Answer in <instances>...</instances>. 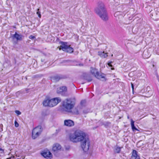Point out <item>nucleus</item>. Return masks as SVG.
I'll return each mask as SVG.
<instances>
[{"label": "nucleus", "mask_w": 159, "mask_h": 159, "mask_svg": "<svg viewBox=\"0 0 159 159\" xmlns=\"http://www.w3.org/2000/svg\"><path fill=\"white\" fill-rule=\"evenodd\" d=\"M131 86H132V89L133 91L134 90V86L133 84V83H131Z\"/></svg>", "instance_id": "473e14b6"}, {"label": "nucleus", "mask_w": 159, "mask_h": 159, "mask_svg": "<svg viewBox=\"0 0 159 159\" xmlns=\"http://www.w3.org/2000/svg\"><path fill=\"white\" fill-rule=\"evenodd\" d=\"M131 159H140L139 156L137 152L135 150H133L131 157Z\"/></svg>", "instance_id": "f8f14e48"}, {"label": "nucleus", "mask_w": 159, "mask_h": 159, "mask_svg": "<svg viewBox=\"0 0 159 159\" xmlns=\"http://www.w3.org/2000/svg\"><path fill=\"white\" fill-rule=\"evenodd\" d=\"M112 63V62L111 61L110 62L108 63V65L110 67H112V66L111 64V63Z\"/></svg>", "instance_id": "7c9ffc66"}, {"label": "nucleus", "mask_w": 159, "mask_h": 159, "mask_svg": "<svg viewBox=\"0 0 159 159\" xmlns=\"http://www.w3.org/2000/svg\"><path fill=\"white\" fill-rule=\"evenodd\" d=\"M29 38L31 40H34L35 38V37L32 35H30L29 36Z\"/></svg>", "instance_id": "bb28decb"}, {"label": "nucleus", "mask_w": 159, "mask_h": 159, "mask_svg": "<svg viewBox=\"0 0 159 159\" xmlns=\"http://www.w3.org/2000/svg\"><path fill=\"white\" fill-rule=\"evenodd\" d=\"M15 153L16 154V156H19L20 154L18 153V151H15Z\"/></svg>", "instance_id": "c756f323"}, {"label": "nucleus", "mask_w": 159, "mask_h": 159, "mask_svg": "<svg viewBox=\"0 0 159 159\" xmlns=\"http://www.w3.org/2000/svg\"><path fill=\"white\" fill-rule=\"evenodd\" d=\"M61 150H52L53 151V153L56 156H57V153L59 152Z\"/></svg>", "instance_id": "393cba45"}, {"label": "nucleus", "mask_w": 159, "mask_h": 159, "mask_svg": "<svg viewBox=\"0 0 159 159\" xmlns=\"http://www.w3.org/2000/svg\"><path fill=\"white\" fill-rule=\"evenodd\" d=\"M124 8V6L121 5L118 7V10H119V11H120V12H121L122 11H123Z\"/></svg>", "instance_id": "b1692460"}, {"label": "nucleus", "mask_w": 159, "mask_h": 159, "mask_svg": "<svg viewBox=\"0 0 159 159\" xmlns=\"http://www.w3.org/2000/svg\"><path fill=\"white\" fill-rule=\"evenodd\" d=\"M107 53H105L104 52H99L98 55H99L101 57H102L105 58L107 56Z\"/></svg>", "instance_id": "412c9836"}, {"label": "nucleus", "mask_w": 159, "mask_h": 159, "mask_svg": "<svg viewBox=\"0 0 159 159\" xmlns=\"http://www.w3.org/2000/svg\"><path fill=\"white\" fill-rule=\"evenodd\" d=\"M51 80L52 81L54 82H56L58 81L60 79V77L58 75H56L51 77Z\"/></svg>", "instance_id": "2eb2a0df"}, {"label": "nucleus", "mask_w": 159, "mask_h": 159, "mask_svg": "<svg viewBox=\"0 0 159 159\" xmlns=\"http://www.w3.org/2000/svg\"><path fill=\"white\" fill-rule=\"evenodd\" d=\"M156 13H157L155 12H154L153 13H152V16H155V14L156 15Z\"/></svg>", "instance_id": "72a5a7b5"}, {"label": "nucleus", "mask_w": 159, "mask_h": 159, "mask_svg": "<svg viewBox=\"0 0 159 159\" xmlns=\"http://www.w3.org/2000/svg\"><path fill=\"white\" fill-rule=\"evenodd\" d=\"M61 146L59 143H56L53 144L52 149H61Z\"/></svg>", "instance_id": "f3484780"}, {"label": "nucleus", "mask_w": 159, "mask_h": 159, "mask_svg": "<svg viewBox=\"0 0 159 159\" xmlns=\"http://www.w3.org/2000/svg\"><path fill=\"white\" fill-rule=\"evenodd\" d=\"M83 152L85 154L91 155L92 153V150H83Z\"/></svg>", "instance_id": "aec40b11"}, {"label": "nucleus", "mask_w": 159, "mask_h": 159, "mask_svg": "<svg viewBox=\"0 0 159 159\" xmlns=\"http://www.w3.org/2000/svg\"><path fill=\"white\" fill-rule=\"evenodd\" d=\"M39 9H38V11L37 12V14H38V16L39 17V18H41V15L40 14V12L39 11Z\"/></svg>", "instance_id": "a878e982"}, {"label": "nucleus", "mask_w": 159, "mask_h": 159, "mask_svg": "<svg viewBox=\"0 0 159 159\" xmlns=\"http://www.w3.org/2000/svg\"><path fill=\"white\" fill-rule=\"evenodd\" d=\"M140 143V142H139L138 143V144H137V146Z\"/></svg>", "instance_id": "c9c22d12"}, {"label": "nucleus", "mask_w": 159, "mask_h": 159, "mask_svg": "<svg viewBox=\"0 0 159 159\" xmlns=\"http://www.w3.org/2000/svg\"><path fill=\"white\" fill-rule=\"evenodd\" d=\"M131 128L133 131L138 130V129L135 127L134 125V121L132 119H131Z\"/></svg>", "instance_id": "4be33fe9"}, {"label": "nucleus", "mask_w": 159, "mask_h": 159, "mask_svg": "<svg viewBox=\"0 0 159 159\" xmlns=\"http://www.w3.org/2000/svg\"><path fill=\"white\" fill-rule=\"evenodd\" d=\"M127 118H128V119H129V116H127Z\"/></svg>", "instance_id": "4c0bfd02"}, {"label": "nucleus", "mask_w": 159, "mask_h": 159, "mask_svg": "<svg viewBox=\"0 0 159 159\" xmlns=\"http://www.w3.org/2000/svg\"><path fill=\"white\" fill-rule=\"evenodd\" d=\"M82 103V102L81 101V103Z\"/></svg>", "instance_id": "ea45409f"}, {"label": "nucleus", "mask_w": 159, "mask_h": 159, "mask_svg": "<svg viewBox=\"0 0 159 159\" xmlns=\"http://www.w3.org/2000/svg\"><path fill=\"white\" fill-rule=\"evenodd\" d=\"M121 12H120V11H118L115 13L114 16L115 17H117L118 19H120L122 18L123 17V15H121Z\"/></svg>", "instance_id": "dca6fc26"}, {"label": "nucleus", "mask_w": 159, "mask_h": 159, "mask_svg": "<svg viewBox=\"0 0 159 159\" xmlns=\"http://www.w3.org/2000/svg\"><path fill=\"white\" fill-rule=\"evenodd\" d=\"M157 77H158V75H157Z\"/></svg>", "instance_id": "58836bf2"}, {"label": "nucleus", "mask_w": 159, "mask_h": 159, "mask_svg": "<svg viewBox=\"0 0 159 159\" xmlns=\"http://www.w3.org/2000/svg\"><path fill=\"white\" fill-rule=\"evenodd\" d=\"M42 128L41 126H39L34 128L32 131V138L35 139L37 138L42 131Z\"/></svg>", "instance_id": "39448f33"}, {"label": "nucleus", "mask_w": 159, "mask_h": 159, "mask_svg": "<svg viewBox=\"0 0 159 159\" xmlns=\"http://www.w3.org/2000/svg\"><path fill=\"white\" fill-rule=\"evenodd\" d=\"M120 152V150H116V151H115V152L119 153Z\"/></svg>", "instance_id": "2f4dec72"}, {"label": "nucleus", "mask_w": 159, "mask_h": 159, "mask_svg": "<svg viewBox=\"0 0 159 159\" xmlns=\"http://www.w3.org/2000/svg\"><path fill=\"white\" fill-rule=\"evenodd\" d=\"M67 90V88L66 86H62L59 87L57 89V92L58 93H60L63 92H65Z\"/></svg>", "instance_id": "4468645a"}, {"label": "nucleus", "mask_w": 159, "mask_h": 159, "mask_svg": "<svg viewBox=\"0 0 159 159\" xmlns=\"http://www.w3.org/2000/svg\"><path fill=\"white\" fill-rule=\"evenodd\" d=\"M64 124L65 125L68 126H72L74 125V121L70 120H65L64 121Z\"/></svg>", "instance_id": "9b49d317"}, {"label": "nucleus", "mask_w": 159, "mask_h": 159, "mask_svg": "<svg viewBox=\"0 0 159 159\" xmlns=\"http://www.w3.org/2000/svg\"><path fill=\"white\" fill-rule=\"evenodd\" d=\"M84 79L88 82H90L92 80L91 77L88 74L86 75L85 76H84Z\"/></svg>", "instance_id": "5701e85b"}, {"label": "nucleus", "mask_w": 159, "mask_h": 159, "mask_svg": "<svg viewBox=\"0 0 159 159\" xmlns=\"http://www.w3.org/2000/svg\"><path fill=\"white\" fill-rule=\"evenodd\" d=\"M114 69L113 68H111V69L112 70H114Z\"/></svg>", "instance_id": "e433bc0d"}, {"label": "nucleus", "mask_w": 159, "mask_h": 159, "mask_svg": "<svg viewBox=\"0 0 159 159\" xmlns=\"http://www.w3.org/2000/svg\"><path fill=\"white\" fill-rule=\"evenodd\" d=\"M70 140L74 143H77L82 141L86 137L85 133L80 130H77L74 133H70L69 135Z\"/></svg>", "instance_id": "f257e3e1"}, {"label": "nucleus", "mask_w": 159, "mask_h": 159, "mask_svg": "<svg viewBox=\"0 0 159 159\" xmlns=\"http://www.w3.org/2000/svg\"><path fill=\"white\" fill-rule=\"evenodd\" d=\"M81 142V146L82 149H89V142L88 139L85 137L84 139Z\"/></svg>", "instance_id": "0eeeda50"}, {"label": "nucleus", "mask_w": 159, "mask_h": 159, "mask_svg": "<svg viewBox=\"0 0 159 159\" xmlns=\"http://www.w3.org/2000/svg\"><path fill=\"white\" fill-rule=\"evenodd\" d=\"M65 51L69 53H71L73 52V49L72 48L68 46L66 50H65Z\"/></svg>", "instance_id": "6ab92c4d"}, {"label": "nucleus", "mask_w": 159, "mask_h": 159, "mask_svg": "<svg viewBox=\"0 0 159 159\" xmlns=\"http://www.w3.org/2000/svg\"><path fill=\"white\" fill-rule=\"evenodd\" d=\"M41 154L43 157L47 159H51L52 158V154L48 150H45Z\"/></svg>", "instance_id": "6e6552de"}, {"label": "nucleus", "mask_w": 159, "mask_h": 159, "mask_svg": "<svg viewBox=\"0 0 159 159\" xmlns=\"http://www.w3.org/2000/svg\"><path fill=\"white\" fill-rule=\"evenodd\" d=\"M79 107H75L73 111L72 110V112L71 113L73 114L78 115L79 113V111L78 110Z\"/></svg>", "instance_id": "a211bd4d"}, {"label": "nucleus", "mask_w": 159, "mask_h": 159, "mask_svg": "<svg viewBox=\"0 0 159 159\" xmlns=\"http://www.w3.org/2000/svg\"><path fill=\"white\" fill-rule=\"evenodd\" d=\"M15 112L17 115H20L21 114V112L19 111L16 110L15 111Z\"/></svg>", "instance_id": "cd10ccee"}, {"label": "nucleus", "mask_w": 159, "mask_h": 159, "mask_svg": "<svg viewBox=\"0 0 159 159\" xmlns=\"http://www.w3.org/2000/svg\"><path fill=\"white\" fill-rule=\"evenodd\" d=\"M105 11L104 4L102 2H99L97 7L95 9V12L98 15H99Z\"/></svg>", "instance_id": "423d86ee"}, {"label": "nucleus", "mask_w": 159, "mask_h": 159, "mask_svg": "<svg viewBox=\"0 0 159 159\" xmlns=\"http://www.w3.org/2000/svg\"><path fill=\"white\" fill-rule=\"evenodd\" d=\"M88 112V111H85V110L83 111V112L84 113H87Z\"/></svg>", "instance_id": "f704fd0d"}, {"label": "nucleus", "mask_w": 159, "mask_h": 159, "mask_svg": "<svg viewBox=\"0 0 159 159\" xmlns=\"http://www.w3.org/2000/svg\"><path fill=\"white\" fill-rule=\"evenodd\" d=\"M61 100V98L59 97L55 98L50 99L48 98L43 101V104L45 107H52L57 105Z\"/></svg>", "instance_id": "7ed1b4c3"}, {"label": "nucleus", "mask_w": 159, "mask_h": 159, "mask_svg": "<svg viewBox=\"0 0 159 159\" xmlns=\"http://www.w3.org/2000/svg\"><path fill=\"white\" fill-rule=\"evenodd\" d=\"M75 100L74 98H66L62 102V109L63 111L67 112H71L72 110L75 106Z\"/></svg>", "instance_id": "f03ea898"}, {"label": "nucleus", "mask_w": 159, "mask_h": 159, "mask_svg": "<svg viewBox=\"0 0 159 159\" xmlns=\"http://www.w3.org/2000/svg\"><path fill=\"white\" fill-rule=\"evenodd\" d=\"M99 16L104 21H106L108 19V17L106 11Z\"/></svg>", "instance_id": "ddd939ff"}, {"label": "nucleus", "mask_w": 159, "mask_h": 159, "mask_svg": "<svg viewBox=\"0 0 159 159\" xmlns=\"http://www.w3.org/2000/svg\"><path fill=\"white\" fill-rule=\"evenodd\" d=\"M60 43L61 45L59 47V49L60 50L61 49L63 51H65V50H66L68 46L67 45V43L66 42H60Z\"/></svg>", "instance_id": "9d476101"}, {"label": "nucleus", "mask_w": 159, "mask_h": 159, "mask_svg": "<svg viewBox=\"0 0 159 159\" xmlns=\"http://www.w3.org/2000/svg\"><path fill=\"white\" fill-rule=\"evenodd\" d=\"M91 72L97 79L102 81L106 80L105 75L104 74H99L96 69L91 68Z\"/></svg>", "instance_id": "20e7f679"}, {"label": "nucleus", "mask_w": 159, "mask_h": 159, "mask_svg": "<svg viewBox=\"0 0 159 159\" xmlns=\"http://www.w3.org/2000/svg\"><path fill=\"white\" fill-rule=\"evenodd\" d=\"M19 124L16 121H15V126L16 127H17L19 126Z\"/></svg>", "instance_id": "c85d7f7f"}, {"label": "nucleus", "mask_w": 159, "mask_h": 159, "mask_svg": "<svg viewBox=\"0 0 159 159\" xmlns=\"http://www.w3.org/2000/svg\"><path fill=\"white\" fill-rule=\"evenodd\" d=\"M12 38L14 39H16L17 41H21L22 40L23 36L21 34H19L16 32L12 36Z\"/></svg>", "instance_id": "1a4fd4ad"}]
</instances>
